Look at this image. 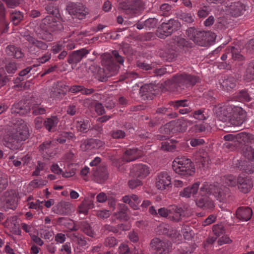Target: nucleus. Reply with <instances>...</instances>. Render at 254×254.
I'll use <instances>...</instances> for the list:
<instances>
[{
    "label": "nucleus",
    "instance_id": "nucleus-1",
    "mask_svg": "<svg viewBox=\"0 0 254 254\" xmlns=\"http://www.w3.org/2000/svg\"><path fill=\"white\" fill-rule=\"evenodd\" d=\"M202 197L195 200L196 205L199 208L212 211L215 205L213 201L206 195H213L220 202H225L230 196V190L228 188L219 184H208L204 183L200 188Z\"/></svg>",
    "mask_w": 254,
    "mask_h": 254
},
{
    "label": "nucleus",
    "instance_id": "nucleus-2",
    "mask_svg": "<svg viewBox=\"0 0 254 254\" xmlns=\"http://www.w3.org/2000/svg\"><path fill=\"white\" fill-rule=\"evenodd\" d=\"M28 136L27 126L21 120L7 130L3 136L4 144L11 150H17L20 147V142L25 140Z\"/></svg>",
    "mask_w": 254,
    "mask_h": 254
},
{
    "label": "nucleus",
    "instance_id": "nucleus-3",
    "mask_svg": "<svg viewBox=\"0 0 254 254\" xmlns=\"http://www.w3.org/2000/svg\"><path fill=\"white\" fill-rule=\"evenodd\" d=\"M172 168L175 172L183 178H188L195 173V168L191 160L185 157L176 158Z\"/></svg>",
    "mask_w": 254,
    "mask_h": 254
},
{
    "label": "nucleus",
    "instance_id": "nucleus-4",
    "mask_svg": "<svg viewBox=\"0 0 254 254\" xmlns=\"http://www.w3.org/2000/svg\"><path fill=\"white\" fill-rule=\"evenodd\" d=\"M119 2V9L129 16H132L144 9L141 0H116Z\"/></svg>",
    "mask_w": 254,
    "mask_h": 254
},
{
    "label": "nucleus",
    "instance_id": "nucleus-5",
    "mask_svg": "<svg viewBox=\"0 0 254 254\" xmlns=\"http://www.w3.org/2000/svg\"><path fill=\"white\" fill-rule=\"evenodd\" d=\"M199 80L198 76L185 73L176 74L171 79L173 84L182 89L194 86Z\"/></svg>",
    "mask_w": 254,
    "mask_h": 254
},
{
    "label": "nucleus",
    "instance_id": "nucleus-6",
    "mask_svg": "<svg viewBox=\"0 0 254 254\" xmlns=\"http://www.w3.org/2000/svg\"><path fill=\"white\" fill-rule=\"evenodd\" d=\"M186 34L194 43L200 46H205L210 41L209 32L198 31L193 27L188 28L186 31Z\"/></svg>",
    "mask_w": 254,
    "mask_h": 254
},
{
    "label": "nucleus",
    "instance_id": "nucleus-7",
    "mask_svg": "<svg viewBox=\"0 0 254 254\" xmlns=\"http://www.w3.org/2000/svg\"><path fill=\"white\" fill-rule=\"evenodd\" d=\"M180 26L181 24L178 20L171 19L160 25L156 31V34L158 37L164 39L179 30Z\"/></svg>",
    "mask_w": 254,
    "mask_h": 254
},
{
    "label": "nucleus",
    "instance_id": "nucleus-8",
    "mask_svg": "<svg viewBox=\"0 0 254 254\" xmlns=\"http://www.w3.org/2000/svg\"><path fill=\"white\" fill-rule=\"evenodd\" d=\"M66 9L73 18L82 20L88 14L87 8L80 2H69Z\"/></svg>",
    "mask_w": 254,
    "mask_h": 254
},
{
    "label": "nucleus",
    "instance_id": "nucleus-9",
    "mask_svg": "<svg viewBox=\"0 0 254 254\" xmlns=\"http://www.w3.org/2000/svg\"><path fill=\"white\" fill-rule=\"evenodd\" d=\"M188 122L185 120L172 121L165 125L164 130L166 134L171 135L178 132H183L186 130Z\"/></svg>",
    "mask_w": 254,
    "mask_h": 254
},
{
    "label": "nucleus",
    "instance_id": "nucleus-10",
    "mask_svg": "<svg viewBox=\"0 0 254 254\" xmlns=\"http://www.w3.org/2000/svg\"><path fill=\"white\" fill-rule=\"evenodd\" d=\"M40 28L50 30L51 32L61 31L64 29L63 25L57 18L53 15H48L42 19L40 24Z\"/></svg>",
    "mask_w": 254,
    "mask_h": 254
},
{
    "label": "nucleus",
    "instance_id": "nucleus-11",
    "mask_svg": "<svg viewBox=\"0 0 254 254\" xmlns=\"http://www.w3.org/2000/svg\"><path fill=\"white\" fill-rule=\"evenodd\" d=\"M24 38L28 42V49L31 53L36 54L38 51H43L47 50L48 45L45 42L38 40L30 35L24 36Z\"/></svg>",
    "mask_w": 254,
    "mask_h": 254
},
{
    "label": "nucleus",
    "instance_id": "nucleus-12",
    "mask_svg": "<svg viewBox=\"0 0 254 254\" xmlns=\"http://www.w3.org/2000/svg\"><path fill=\"white\" fill-rule=\"evenodd\" d=\"M155 186L161 190L169 189L172 187L171 178L167 172L159 173L156 177Z\"/></svg>",
    "mask_w": 254,
    "mask_h": 254
},
{
    "label": "nucleus",
    "instance_id": "nucleus-13",
    "mask_svg": "<svg viewBox=\"0 0 254 254\" xmlns=\"http://www.w3.org/2000/svg\"><path fill=\"white\" fill-rule=\"evenodd\" d=\"M149 174V167L145 164H135L132 165L130 169L129 175L132 177L144 179Z\"/></svg>",
    "mask_w": 254,
    "mask_h": 254
},
{
    "label": "nucleus",
    "instance_id": "nucleus-14",
    "mask_svg": "<svg viewBox=\"0 0 254 254\" xmlns=\"http://www.w3.org/2000/svg\"><path fill=\"white\" fill-rule=\"evenodd\" d=\"M247 9V6L241 1L232 2L226 7L227 13L234 17L243 15Z\"/></svg>",
    "mask_w": 254,
    "mask_h": 254
},
{
    "label": "nucleus",
    "instance_id": "nucleus-15",
    "mask_svg": "<svg viewBox=\"0 0 254 254\" xmlns=\"http://www.w3.org/2000/svg\"><path fill=\"white\" fill-rule=\"evenodd\" d=\"M150 247L155 254H166L169 251L168 243L158 238H154L150 242Z\"/></svg>",
    "mask_w": 254,
    "mask_h": 254
},
{
    "label": "nucleus",
    "instance_id": "nucleus-16",
    "mask_svg": "<svg viewBox=\"0 0 254 254\" xmlns=\"http://www.w3.org/2000/svg\"><path fill=\"white\" fill-rule=\"evenodd\" d=\"M89 53V50L85 48L74 51L68 55L67 62L70 64H76Z\"/></svg>",
    "mask_w": 254,
    "mask_h": 254
},
{
    "label": "nucleus",
    "instance_id": "nucleus-17",
    "mask_svg": "<svg viewBox=\"0 0 254 254\" xmlns=\"http://www.w3.org/2000/svg\"><path fill=\"white\" fill-rule=\"evenodd\" d=\"M104 144V142L98 139H86L81 141L80 148L83 151H87L93 149H99Z\"/></svg>",
    "mask_w": 254,
    "mask_h": 254
},
{
    "label": "nucleus",
    "instance_id": "nucleus-18",
    "mask_svg": "<svg viewBox=\"0 0 254 254\" xmlns=\"http://www.w3.org/2000/svg\"><path fill=\"white\" fill-rule=\"evenodd\" d=\"M4 206L7 209L15 210L17 207V198L12 191H6L2 197Z\"/></svg>",
    "mask_w": 254,
    "mask_h": 254
},
{
    "label": "nucleus",
    "instance_id": "nucleus-19",
    "mask_svg": "<svg viewBox=\"0 0 254 254\" xmlns=\"http://www.w3.org/2000/svg\"><path fill=\"white\" fill-rule=\"evenodd\" d=\"M55 143L53 140L43 142L39 147V151L45 157H51L54 153Z\"/></svg>",
    "mask_w": 254,
    "mask_h": 254
},
{
    "label": "nucleus",
    "instance_id": "nucleus-20",
    "mask_svg": "<svg viewBox=\"0 0 254 254\" xmlns=\"http://www.w3.org/2000/svg\"><path fill=\"white\" fill-rule=\"evenodd\" d=\"M169 220L174 222H179L182 217L185 216L184 210L182 207L174 205L169 206Z\"/></svg>",
    "mask_w": 254,
    "mask_h": 254
},
{
    "label": "nucleus",
    "instance_id": "nucleus-21",
    "mask_svg": "<svg viewBox=\"0 0 254 254\" xmlns=\"http://www.w3.org/2000/svg\"><path fill=\"white\" fill-rule=\"evenodd\" d=\"M237 185L240 191L244 193L249 192L253 186L251 179L242 176L238 178Z\"/></svg>",
    "mask_w": 254,
    "mask_h": 254
},
{
    "label": "nucleus",
    "instance_id": "nucleus-22",
    "mask_svg": "<svg viewBox=\"0 0 254 254\" xmlns=\"http://www.w3.org/2000/svg\"><path fill=\"white\" fill-rule=\"evenodd\" d=\"M199 185L200 182H197L193 184L192 186L184 188L180 192V195L186 198H190L191 196L194 197L198 192Z\"/></svg>",
    "mask_w": 254,
    "mask_h": 254
},
{
    "label": "nucleus",
    "instance_id": "nucleus-23",
    "mask_svg": "<svg viewBox=\"0 0 254 254\" xmlns=\"http://www.w3.org/2000/svg\"><path fill=\"white\" fill-rule=\"evenodd\" d=\"M93 171L95 180L98 183H102L108 178V173L105 167H99Z\"/></svg>",
    "mask_w": 254,
    "mask_h": 254
},
{
    "label": "nucleus",
    "instance_id": "nucleus-24",
    "mask_svg": "<svg viewBox=\"0 0 254 254\" xmlns=\"http://www.w3.org/2000/svg\"><path fill=\"white\" fill-rule=\"evenodd\" d=\"M101 64L111 73L114 74L116 69V65L113 58L110 54H105L102 56Z\"/></svg>",
    "mask_w": 254,
    "mask_h": 254
},
{
    "label": "nucleus",
    "instance_id": "nucleus-25",
    "mask_svg": "<svg viewBox=\"0 0 254 254\" xmlns=\"http://www.w3.org/2000/svg\"><path fill=\"white\" fill-rule=\"evenodd\" d=\"M253 214V211L249 207H240L236 212V215L238 219L247 221L251 219Z\"/></svg>",
    "mask_w": 254,
    "mask_h": 254
},
{
    "label": "nucleus",
    "instance_id": "nucleus-26",
    "mask_svg": "<svg viewBox=\"0 0 254 254\" xmlns=\"http://www.w3.org/2000/svg\"><path fill=\"white\" fill-rule=\"evenodd\" d=\"M122 200L124 203L128 204L133 209L137 210L141 199L136 194H132L124 196L122 198Z\"/></svg>",
    "mask_w": 254,
    "mask_h": 254
},
{
    "label": "nucleus",
    "instance_id": "nucleus-27",
    "mask_svg": "<svg viewBox=\"0 0 254 254\" xmlns=\"http://www.w3.org/2000/svg\"><path fill=\"white\" fill-rule=\"evenodd\" d=\"M236 142L239 145H245L246 143H254V135L245 132H241L236 134Z\"/></svg>",
    "mask_w": 254,
    "mask_h": 254
},
{
    "label": "nucleus",
    "instance_id": "nucleus-28",
    "mask_svg": "<svg viewBox=\"0 0 254 254\" xmlns=\"http://www.w3.org/2000/svg\"><path fill=\"white\" fill-rule=\"evenodd\" d=\"M160 228L163 234L166 235L173 240L179 239L181 237V234L177 230L167 224L161 226Z\"/></svg>",
    "mask_w": 254,
    "mask_h": 254
},
{
    "label": "nucleus",
    "instance_id": "nucleus-29",
    "mask_svg": "<svg viewBox=\"0 0 254 254\" xmlns=\"http://www.w3.org/2000/svg\"><path fill=\"white\" fill-rule=\"evenodd\" d=\"M140 155L138 150L136 148L127 149L124 153L122 159L125 162H130L137 159Z\"/></svg>",
    "mask_w": 254,
    "mask_h": 254
},
{
    "label": "nucleus",
    "instance_id": "nucleus-30",
    "mask_svg": "<svg viewBox=\"0 0 254 254\" xmlns=\"http://www.w3.org/2000/svg\"><path fill=\"white\" fill-rule=\"evenodd\" d=\"M59 122L58 118L57 116H53L46 118L43 123V125L48 131L52 132L56 130Z\"/></svg>",
    "mask_w": 254,
    "mask_h": 254
},
{
    "label": "nucleus",
    "instance_id": "nucleus-31",
    "mask_svg": "<svg viewBox=\"0 0 254 254\" xmlns=\"http://www.w3.org/2000/svg\"><path fill=\"white\" fill-rule=\"evenodd\" d=\"M221 180L222 183L228 187H236L238 182V178L231 174L226 175L222 176Z\"/></svg>",
    "mask_w": 254,
    "mask_h": 254
},
{
    "label": "nucleus",
    "instance_id": "nucleus-32",
    "mask_svg": "<svg viewBox=\"0 0 254 254\" xmlns=\"http://www.w3.org/2000/svg\"><path fill=\"white\" fill-rule=\"evenodd\" d=\"M6 53L9 56L13 57L16 59H20L24 56V54L21 49L13 45L8 46L5 50Z\"/></svg>",
    "mask_w": 254,
    "mask_h": 254
},
{
    "label": "nucleus",
    "instance_id": "nucleus-33",
    "mask_svg": "<svg viewBox=\"0 0 254 254\" xmlns=\"http://www.w3.org/2000/svg\"><path fill=\"white\" fill-rule=\"evenodd\" d=\"M237 80L233 76H228L225 78L221 85L222 87L227 90H230L236 87Z\"/></svg>",
    "mask_w": 254,
    "mask_h": 254
},
{
    "label": "nucleus",
    "instance_id": "nucleus-34",
    "mask_svg": "<svg viewBox=\"0 0 254 254\" xmlns=\"http://www.w3.org/2000/svg\"><path fill=\"white\" fill-rule=\"evenodd\" d=\"M214 114L220 121H225L229 116V113L225 107H215Z\"/></svg>",
    "mask_w": 254,
    "mask_h": 254
},
{
    "label": "nucleus",
    "instance_id": "nucleus-35",
    "mask_svg": "<svg viewBox=\"0 0 254 254\" xmlns=\"http://www.w3.org/2000/svg\"><path fill=\"white\" fill-rule=\"evenodd\" d=\"M160 55L163 60L168 62H172L177 57L176 52L173 49H167L161 52Z\"/></svg>",
    "mask_w": 254,
    "mask_h": 254
},
{
    "label": "nucleus",
    "instance_id": "nucleus-36",
    "mask_svg": "<svg viewBox=\"0 0 254 254\" xmlns=\"http://www.w3.org/2000/svg\"><path fill=\"white\" fill-rule=\"evenodd\" d=\"M112 73H107L104 68H98L97 72L95 74V77L101 82H105L107 80L109 77L113 75Z\"/></svg>",
    "mask_w": 254,
    "mask_h": 254
},
{
    "label": "nucleus",
    "instance_id": "nucleus-37",
    "mask_svg": "<svg viewBox=\"0 0 254 254\" xmlns=\"http://www.w3.org/2000/svg\"><path fill=\"white\" fill-rule=\"evenodd\" d=\"M93 201L90 199H85L79 206V212L82 213H86L88 210L93 207Z\"/></svg>",
    "mask_w": 254,
    "mask_h": 254
},
{
    "label": "nucleus",
    "instance_id": "nucleus-38",
    "mask_svg": "<svg viewBox=\"0 0 254 254\" xmlns=\"http://www.w3.org/2000/svg\"><path fill=\"white\" fill-rule=\"evenodd\" d=\"M244 79L246 82H250L254 79V61L249 64L244 75Z\"/></svg>",
    "mask_w": 254,
    "mask_h": 254
},
{
    "label": "nucleus",
    "instance_id": "nucleus-39",
    "mask_svg": "<svg viewBox=\"0 0 254 254\" xmlns=\"http://www.w3.org/2000/svg\"><path fill=\"white\" fill-rule=\"evenodd\" d=\"M5 9L3 3L0 0V29L7 27V22L5 19Z\"/></svg>",
    "mask_w": 254,
    "mask_h": 254
},
{
    "label": "nucleus",
    "instance_id": "nucleus-40",
    "mask_svg": "<svg viewBox=\"0 0 254 254\" xmlns=\"http://www.w3.org/2000/svg\"><path fill=\"white\" fill-rule=\"evenodd\" d=\"M243 156L249 160L254 159V149L251 146L244 145L242 150Z\"/></svg>",
    "mask_w": 254,
    "mask_h": 254
},
{
    "label": "nucleus",
    "instance_id": "nucleus-41",
    "mask_svg": "<svg viewBox=\"0 0 254 254\" xmlns=\"http://www.w3.org/2000/svg\"><path fill=\"white\" fill-rule=\"evenodd\" d=\"M23 16L21 12L12 11L10 13V18L14 25H18L23 19Z\"/></svg>",
    "mask_w": 254,
    "mask_h": 254
},
{
    "label": "nucleus",
    "instance_id": "nucleus-42",
    "mask_svg": "<svg viewBox=\"0 0 254 254\" xmlns=\"http://www.w3.org/2000/svg\"><path fill=\"white\" fill-rule=\"evenodd\" d=\"M237 99L241 102H250L252 98L250 95L246 90L240 91L236 95Z\"/></svg>",
    "mask_w": 254,
    "mask_h": 254
},
{
    "label": "nucleus",
    "instance_id": "nucleus-43",
    "mask_svg": "<svg viewBox=\"0 0 254 254\" xmlns=\"http://www.w3.org/2000/svg\"><path fill=\"white\" fill-rule=\"evenodd\" d=\"M32 114L34 116L44 115L46 113V110L40 104H34L31 107Z\"/></svg>",
    "mask_w": 254,
    "mask_h": 254
},
{
    "label": "nucleus",
    "instance_id": "nucleus-44",
    "mask_svg": "<svg viewBox=\"0 0 254 254\" xmlns=\"http://www.w3.org/2000/svg\"><path fill=\"white\" fill-rule=\"evenodd\" d=\"M41 30L39 33L40 38L47 42H51L53 40V37L51 31L48 29L40 28Z\"/></svg>",
    "mask_w": 254,
    "mask_h": 254
},
{
    "label": "nucleus",
    "instance_id": "nucleus-45",
    "mask_svg": "<svg viewBox=\"0 0 254 254\" xmlns=\"http://www.w3.org/2000/svg\"><path fill=\"white\" fill-rule=\"evenodd\" d=\"M118 241L116 238L112 236L106 237L103 242L104 246L109 248H114L117 245Z\"/></svg>",
    "mask_w": 254,
    "mask_h": 254
},
{
    "label": "nucleus",
    "instance_id": "nucleus-46",
    "mask_svg": "<svg viewBox=\"0 0 254 254\" xmlns=\"http://www.w3.org/2000/svg\"><path fill=\"white\" fill-rule=\"evenodd\" d=\"M81 230L87 235L93 237L94 233L92 230L90 225L86 222H82L80 224Z\"/></svg>",
    "mask_w": 254,
    "mask_h": 254
},
{
    "label": "nucleus",
    "instance_id": "nucleus-47",
    "mask_svg": "<svg viewBox=\"0 0 254 254\" xmlns=\"http://www.w3.org/2000/svg\"><path fill=\"white\" fill-rule=\"evenodd\" d=\"M8 180L6 175L0 172V193L8 186Z\"/></svg>",
    "mask_w": 254,
    "mask_h": 254
},
{
    "label": "nucleus",
    "instance_id": "nucleus-48",
    "mask_svg": "<svg viewBox=\"0 0 254 254\" xmlns=\"http://www.w3.org/2000/svg\"><path fill=\"white\" fill-rule=\"evenodd\" d=\"M212 231L216 237H220L225 233L224 227L222 224L214 225Z\"/></svg>",
    "mask_w": 254,
    "mask_h": 254
},
{
    "label": "nucleus",
    "instance_id": "nucleus-49",
    "mask_svg": "<svg viewBox=\"0 0 254 254\" xmlns=\"http://www.w3.org/2000/svg\"><path fill=\"white\" fill-rule=\"evenodd\" d=\"M73 238L74 239L77 244L80 247H84L87 244V242L85 237L81 235L73 234Z\"/></svg>",
    "mask_w": 254,
    "mask_h": 254
},
{
    "label": "nucleus",
    "instance_id": "nucleus-50",
    "mask_svg": "<svg viewBox=\"0 0 254 254\" xmlns=\"http://www.w3.org/2000/svg\"><path fill=\"white\" fill-rule=\"evenodd\" d=\"M110 133L114 139H122L126 136L125 132L121 129L113 130Z\"/></svg>",
    "mask_w": 254,
    "mask_h": 254
},
{
    "label": "nucleus",
    "instance_id": "nucleus-51",
    "mask_svg": "<svg viewBox=\"0 0 254 254\" xmlns=\"http://www.w3.org/2000/svg\"><path fill=\"white\" fill-rule=\"evenodd\" d=\"M210 12V10L209 7L207 6H204L198 9L197 15L199 18H204L209 14Z\"/></svg>",
    "mask_w": 254,
    "mask_h": 254
},
{
    "label": "nucleus",
    "instance_id": "nucleus-52",
    "mask_svg": "<svg viewBox=\"0 0 254 254\" xmlns=\"http://www.w3.org/2000/svg\"><path fill=\"white\" fill-rule=\"evenodd\" d=\"M89 127V123L88 121H80L77 123V128L81 132H86Z\"/></svg>",
    "mask_w": 254,
    "mask_h": 254
},
{
    "label": "nucleus",
    "instance_id": "nucleus-53",
    "mask_svg": "<svg viewBox=\"0 0 254 254\" xmlns=\"http://www.w3.org/2000/svg\"><path fill=\"white\" fill-rule=\"evenodd\" d=\"M204 109H200L193 113L192 117L198 120H205L207 118L204 114Z\"/></svg>",
    "mask_w": 254,
    "mask_h": 254
},
{
    "label": "nucleus",
    "instance_id": "nucleus-54",
    "mask_svg": "<svg viewBox=\"0 0 254 254\" xmlns=\"http://www.w3.org/2000/svg\"><path fill=\"white\" fill-rule=\"evenodd\" d=\"M41 235L42 238L46 240L52 239L54 235V232L46 229H41Z\"/></svg>",
    "mask_w": 254,
    "mask_h": 254
},
{
    "label": "nucleus",
    "instance_id": "nucleus-55",
    "mask_svg": "<svg viewBox=\"0 0 254 254\" xmlns=\"http://www.w3.org/2000/svg\"><path fill=\"white\" fill-rule=\"evenodd\" d=\"M188 101L187 100H176L171 102V105L175 108H179L181 107H185L188 106Z\"/></svg>",
    "mask_w": 254,
    "mask_h": 254
},
{
    "label": "nucleus",
    "instance_id": "nucleus-56",
    "mask_svg": "<svg viewBox=\"0 0 254 254\" xmlns=\"http://www.w3.org/2000/svg\"><path fill=\"white\" fill-rule=\"evenodd\" d=\"M96 216L102 219L108 218L111 215L110 212L106 209L97 210L96 212Z\"/></svg>",
    "mask_w": 254,
    "mask_h": 254
},
{
    "label": "nucleus",
    "instance_id": "nucleus-57",
    "mask_svg": "<svg viewBox=\"0 0 254 254\" xmlns=\"http://www.w3.org/2000/svg\"><path fill=\"white\" fill-rule=\"evenodd\" d=\"M157 23V20L155 18H148L144 22V25L148 28H154Z\"/></svg>",
    "mask_w": 254,
    "mask_h": 254
},
{
    "label": "nucleus",
    "instance_id": "nucleus-58",
    "mask_svg": "<svg viewBox=\"0 0 254 254\" xmlns=\"http://www.w3.org/2000/svg\"><path fill=\"white\" fill-rule=\"evenodd\" d=\"M142 185V183L140 180L137 179H131L128 181V185L130 189H134L138 186Z\"/></svg>",
    "mask_w": 254,
    "mask_h": 254
},
{
    "label": "nucleus",
    "instance_id": "nucleus-59",
    "mask_svg": "<svg viewBox=\"0 0 254 254\" xmlns=\"http://www.w3.org/2000/svg\"><path fill=\"white\" fill-rule=\"evenodd\" d=\"M190 130L192 132H201L205 130V126L203 124L195 125L191 127Z\"/></svg>",
    "mask_w": 254,
    "mask_h": 254
},
{
    "label": "nucleus",
    "instance_id": "nucleus-60",
    "mask_svg": "<svg viewBox=\"0 0 254 254\" xmlns=\"http://www.w3.org/2000/svg\"><path fill=\"white\" fill-rule=\"evenodd\" d=\"M5 70L8 73H14L17 70V66L15 63L10 62L5 65Z\"/></svg>",
    "mask_w": 254,
    "mask_h": 254
},
{
    "label": "nucleus",
    "instance_id": "nucleus-61",
    "mask_svg": "<svg viewBox=\"0 0 254 254\" xmlns=\"http://www.w3.org/2000/svg\"><path fill=\"white\" fill-rule=\"evenodd\" d=\"M64 47V46L63 44L60 42H58L53 45L52 47L51 51L53 54H56L62 51Z\"/></svg>",
    "mask_w": 254,
    "mask_h": 254
},
{
    "label": "nucleus",
    "instance_id": "nucleus-62",
    "mask_svg": "<svg viewBox=\"0 0 254 254\" xmlns=\"http://www.w3.org/2000/svg\"><path fill=\"white\" fill-rule=\"evenodd\" d=\"M169 207L168 208L162 207L158 210V214L162 217L168 218L169 216Z\"/></svg>",
    "mask_w": 254,
    "mask_h": 254
},
{
    "label": "nucleus",
    "instance_id": "nucleus-63",
    "mask_svg": "<svg viewBox=\"0 0 254 254\" xmlns=\"http://www.w3.org/2000/svg\"><path fill=\"white\" fill-rule=\"evenodd\" d=\"M51 58V54L50 52H47L43 56L38 58L37 60L40 64H44L47 61H49Z\"/></svg>",
    "mask_w": 254,
    "mask_h": 254
},
{
    "label": "nucleus",
    "instance_id": "nucleus-64",
    "mask_svg": "<svg viewBox=\"0 0 254 254\" xmlns=\"http://www.w3.org/2000/svg\"><path fill=\"white\" fill-rule=\"evenodd\" d=\"M119 254H131L128 246L123 244L119 247Z\"/></svg>",
    "mask_w": 254,
    "mask_h": 254
}]
</instances>
